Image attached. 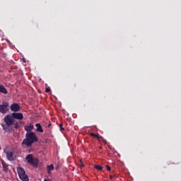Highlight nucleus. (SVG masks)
Listing matches in <instances>:
<instances>
[{"label": "nucleus", "mask_w": 181, "mask_h": 181, "mask_svg": "<svg viewBox=\"0 0 181 181\" xmlns=\"http://www.w3.org/2000/svg\"><path fill=\"white\" fill-rule=\"evenodd\" d=\"M4 123L6 124V125H13V124H15V122H16V120H15L13 119V116L12 115V114H8L6 115L4 117Z\"/></svg>", "instance_id": "nucleus-3"}, {"label": "nucleus", "mask_w": 181, "mask_h": 181, "mask_svg": "<svg viewBox=\"0 0 181 181\" xmlns=\"http://www.w3.org/2000/svg\"><path fill=\"white\" fill-rule=\"evenodd\" d=\"M3 129L5 132H10L11 134L15 131L12 125H7V127H3Z\"/></svg>", "instance_id": "nucleus-11"}, {"label": "nucleus", "mask_w": 181, "mask_h": 181, "mask_svg": "<svg viewBox=\"0 0 181 181\" xmlns=\"http://www.w3.org/2000/svg\"><path fill=\"white\" fill-rule=\"evenodd\" d=\"M115 177V175L112 176V175H110V179L112 180Z\"/></svg>", "instance_id": "nucleus-21"}, {"label": "nucleus", "mask_w": 181, "mask_h": 181, "mask_svg": "<svg viewBox=\"0 0 181 181\" xmlns=\"http://www.w3.org/2000/svg\"><path fill=\"white\" fill-rule=\"evenodd\" d=\"M17 173L21 180L29 181V177H28V175H26V172L23 168L19 167L18 168H17Z\"/></svg>", "instance_id": "nucleus-2"}, {"label": "nucleus", "mask_w": 181, "mask_h": 181, "mask_svg": "<svg viewBox=\"0 0 181 181\" xmlns=\"http://www.w3.org/2000/svg\"><path fill=\"white\" fill-rule=\"evenodd\" d=\"M39 141V139L37 138V136H36V134L33 132H27L25 134V138L23 139L22 142V145H25L27 148H30L35 142H37Z\"/></svg>", "instance_id": "nucleus-1"}, {"label": "nucleus", "mask_w": 181, "mask_h": 181, "mask_svg": "<svg viewBox=\"0 0 181 181\" xmlns=\"http://www.w3.org/2000/svg\"><path fill=\"white\" fill-rule=\"evenodd\" d=\"M59 127L60 128V131H64V129L63 127V124H59Z\"/></svg>", "instance_id": "nucleus-18"}, {"label": "nucleus", "mask_w": 181, "mask_h": 181, "mask_svg": "<svg viewBox=\"0 0 181 181\" xmlns=\"http://www.w3.org/2000/svg\"><path fill=\"white\" fill-rule=\"evenodd\" d=\"M10 110L11 112H19L21 111V105L13 103L10 105Z\"/></svg>", "instance_id": "nucleus-7"}, {"label": "nucleus", "mask_w": 181, "mask_h": 181, "mask_svg": "<svg viewBox=\"0 0 181 181\" xmlns=\"http://www.w3.org/2000/svg\"><path fill=\"white\" fill-rule=\"evenodd\" d=\"M36 127V131L37 132H40V133H43V129L42 128V125L40 124V123H37L35 124Z\"/></svg>", "instance_id": "nucleus-12"}, {"label": "nucleus", "mask_w": 181, "mask_h": 181, "mask_svg": "<svg viewBox=\"0 0 181 181\" xmlns=\"http://www.w3.org/2000/svg\"><path fill=\"white\" fill-rule=\"evenodd\" d=\"M0 93H2L3 94H8V90H6V88H5V86L1 85Z\"/></svg>", "instance_id": "nucleus-15"}, {"label": "nucleus", "mask_w": 181, "mask_h": 181, "mask_svg": "<svg viewBox=\"0 0 181 181\" xmlns=\"http://www.w3.org/2000/svg\"><path fill=\"white\" fill-rule=\"evenodd\" d=\"M9 103L8 102H3L2 105H0V112L1 114H6L9 111Z\"/></svg>", "instance_id": "nucleus-6"}, {"label": "nucleus", "mask_w": 181, "mask_h": 181, "mask_svg": "<svg viewBox=\"0 0 181 181\" xmlns=\"http://www.w3.org/2000/svg\"><path fill=\"white\" fill-rule=\"evenodd\" d=\"M90 136H93V138H97V139H98V141H101V139H103V136L98 135V134H95L94 133H89Z\"/></svg>", "instance_id": "nucleus-13"}, {"label": "nucleus", "mask_w": 181, "mask_h": 181, "mask_svg": "<svg viewBox=\"0 0 181 181\" xmlns=\"http://www.w3.org/2000/svg\"><path fill=\"white\" fill-rule=\"evenodd\" d=\"M59 165H57L56 167H55V170H59Z\"/></svg>", "instance_id": "nucleus-22"}, {"label": "nucleus", "mask_w": 181, "mask_h": 181, "mask_svg": "<svg viewBox=\"0 0 181 181\" xmlns=\"http://www.w3.org/2000/svg\"><path fill=\"white\" fill-rule=\"evenodd\" d=\"M0 161L2 165L3 172H4V173H8L10 166L9 164L6 163L4 159H0Z\"/></svg>", "instance_id": "nucleus-9"}, {"label": "nucleus", "mask_w": 181, "mask_h": 181, "mask_svg": "<svg viewBox=\"0 0 181 181\" xmlns=\"http://www.w3.org/2000/svg\"><path fill=\"white\" fill-rule=\"evenodd\" d=\"M95 169H97V170H103V166L100 165H96L94 166Z\"/></svg>", "instance_id": "nucleus-17"}, {"label": "nucleus", "mask_w": 181, "mask_h": 181, "mask_svg": "<svg viewBox=\"0 0 181 181\" xmlns=\"http://www.w3.org/2000/svg\"><path fill=\"white\" fill-rule=\"evenodd\" d=\"M105 168H106L107 170H108V171L111 170V167L110 165H106Z\"/></svg>", "instance_id": "nucleus-19"}, {"label": "nucleus", "mask_w": 181, "mask_h": 181, "mask_svg": "<svg viewBox=\"0 0 181 181\" xmlns=\"http://www.w3.org/2000/svg\"><path fill=\"white\" fill-rule=\"evenodd\" d=\"M47 169L48 175H50V173H52V170H54V167L53 166V164H51L49 165H47Z\"/></svg>", "instance_id": "nucleus-14"}, {"label": "nucleus", "mask_w": 181, "mask_h": 181, "mask_svg": "<svg viewBox=\"0 0 181 181\" xmlns=\"http://www.w3.org/2000/svg\"><path fill=\"white\" fill-rule=\"evenodd\" d=\"M6 159L9 160V162H13V160H16V156L12 151H8L5 152Z\"/></svg>", "instance_id": "nucleus-5"}, {"label": "nucleus", "mask_w": 181, "mask_h": 181, "mask_svg": "<svg viewBox=\"0 0 181 181\" xmlns=\"http://www.w3.org/2000/svg\"><path fill=\"white\" fill-rule=\"evenodd\" d=\"M45 93H50V88H46Z\"/></svg>", "instance_id": "nucleus-20"}, {"label": "nucleus", "mask_w": 181, "mask_h": 181, "mask_svg": "<svg viewBox=\"0 0 181 181\" xmlns=\"http://www.w3.org/2000/svg\"><path fill=\"white\" fill-rule=\"evenodd\" d=\"M25 159L27 162L33 166H37V165H39V160H37V158H34L33 155L32 154H28L26 156Z\"/></svg>", "instance_id": "nucleus-4"}, {"label": "nucleus", "mask_w": 181, "mask_h": 181, "mask_svg": "<svg viewBox=\"0 0 181 181\" xmlns=\"http://www.w3.org/2000/svg\"><path fill=\"white\" fill-rule=\"evenodd\" d=\"M11 115H13V118L15 121H16V119H18L19 121L23 119V114L22 112H14L11 113Z\"/></svg>", "instance_id": "nucleus-8"}, {"label": "nucleus", "mask_w": 181, "mask_h": 181, "mask_svg": "<svg viewBox=\"0 0 181 181\" xmlns=\"http://www.w3.org/2000/svg\"><path fill=\"white\" fill-rule=\"evenodd\" d=\"M13 125H14V128H16V129H19V128H21V125H19V122L17 121H16Z\"/></svg>", "instance_id": "nucleus-16"}, {"label": "nucleus", "mask_w": 181, "mask_h": 181, "mask_svg": "<svg viewBox=\"0 0 181 181\" xmlns=\"http://www.w3.org/2000/svg\"><path fill=\"white\" fill-rule=\"evenodd\" d=\"M81 166L82 168H84V164H83V162H81Z\"/></svg>", "instance_id": "nucleus-23"}, {"label": "nucleus", "mask_w": 181, "mask_h": 181, "mask_svg": "<svg viewBox=\"0 0 181 181\" xmlns=\"http://www.w3.org/2000/svg\"><path fill=\"white\" fill-rule=\"evenodd\" d=\"M34 128L35 127L33 126V124H32V123H30V125L28 124L24 126V129L25 131H26V132H32Z\"/></svg>", "instance_id": "nucleus-10"}]
</instances>
